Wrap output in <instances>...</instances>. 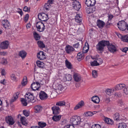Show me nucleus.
Segmentation results:
<instances>
[{
    "mask_svg": "<svg viewBox=\"0 0 128 128\" xmlns=\"http://www.w3.org/2000/svg\"><path fill=\"white\" fill-rule=\"evenodd\" d=\"M109 44V42L108 41L103 40L99 42L96 45L97 51L99 53H102L104 47L108 46Z\"/></svg>",
    "mask_w": 128,
    "mask_h": 128,
    "instance_id": "f257e3e1",
    "label": "nucleus"
},
{
    "mask_svg": "<svg viewBox=\"0 0 128 128\" xmlns=\"http://www.w3.org/2000/svg\"><path fill=\"white\" fill-rule=\"evenodd\" d=\"M70 123L74 126L80 124L81 121V119L79 116H76L72 117L70 119Z\"/></svg>",
    "mask_w": 128,
    "mask_h": 128,
    "instance_id": "f03ea898",
    "label": "nucleus"
},
{
    "mask_svg": "<svg viewBox=\"0 0 128 128\" xmlns=\"http://www.w3.org/2000/svg\"><path fill=\"white\" fill-rule=\"evenodd\" d=\"M118 28L121 30L124 31L127 28V23L124 20L120 21L117 24Z\"/></svg>",
    "mask_w": 128,
    "mask_h": 128,
    "instance_id": "7ed1b4c3",
    "label": "nucleus"
},
{
    "mask_svg": "<svg viewBox=\"0 0 128 128\" xmlns=\"http://www.w3.org/2000/svg\"><path fill=\"white\" fill-rule=\"evenodd\" d=\"M36 27L37 30L40 32L44 31L45 28L44 24L40 21L36 22Z\"/></svg>",
    "mask_w": 128,
    "mask_h": 128,
    "instance_id": "20e7f679",
    "label": "nucleus"
},
{
    "mask_svg": "<svg viewBox=\"0 0 128 128\" xmlns=\"http://www.w3.org/2000/svg\"><path fill=\"white\" fill-rule=\"evenodd\" d=\"M38 17L39 20L42 21L46 22L49 18L48 15L44 13L39 14L38 15Z\"/></svg>",
    "mask_w": 128,
    "mask_h": 128,
    "instance_id": "39448f33",
    "label": "nucleus"
},
{
    "mask_svg": "<svg viewBox=\"0 0 128 128\" xmlns=\"http://www.w3.org/2000/svg\"><path fill=\"white\" fill-rule=\"evenodd\" d=\"M25 98L27 102H34L33 101L34 100V97L33 96V93L30 92L26 93L25 95Z\"/></svg>",
    "mask_w": 128,
    "mask_h": 128,
    "instance_id": "423d86ee",
    "label": "nucleus"
},
{
    "mask_svg": "<svg viewBox=\"0 0 128 128\" xmlns=\"http://www.w3.org/2000/svg\"><path fill=\"white\" fill-rule=\"evenodd\" d=\"M40 83L37 82H33L31 86V88L34 90H38L40 88Z\"/></svg>",
    "mask_w": 128,
    "mask_h": 128,
    "instance_id": "0eeeda50",
    "label": "nucleus"
},
{
    "mask_svg": "<svg viewBox=\"0 0 128 128\" xmlns=\"http://www.w3.org/2000/svg\"><path fill=\"white\" fill-rule=\"evenodd\" d=\"M2 25L5 29H8L10 27V24L8 20H2Z\"/></svg>",
    "mask_w": 128,
    "mask_h": 128,
    "instance_id": "6e6552de",
    "label": "nucleus"
},
{
    "mask_svg": "<svg viewBox=\"0 0 128 128\" xmlns=\"http://www.w3.org/2000/svg\"><path fill=\"white\" fill-rule=\"evenodd\" d=\"M53 114L54 115L58 114L60 112V110L58 106H54L52 108Z\"/></svg>",
    "mask_w": 128,
    "mask_h": 128,
    "instance_id": "1a4fd4ad",
    "label": "nucleus"
},
{
    "mask_svg": "<svg viewBox=\"0 0 128 128\" xmlns=\"http://www.w3.org/2000/svg\"><path fill=\"white\" fill-rule=\"evenodd\" d=\"M40 98L42 100H45L48 98L47 94L44 91H41L39 94Z\"/></svg>",
    "mask_w": 128,
    "mask_h": 128,
    "instance_id": "9d476101",
    "label": "nucleus"
},
{
    "mask_svg": "<svg viewBox=\"0 0 128 128\" xmlns=\"http://www.w3.org/2000/svg\"><path fill=\"white\" fill-rule=\"evenodd\" d=\"M6 122L9 125H13L14 123L13 119L11 116H8L6 117Z\"/></svg>",
    "mask_w": 128,
    "mask_h": 128,
    "instance_id": "9b49d317",
    "label": "nucleus"
},
{
    "mask_svg": "<svg viewBox=\"0 0 128 128\" xmlns=\"http://www.w3.org/2000/svg\"><path fill=\"white\" fill-rule=\"evenodd\" d=\"M9 45V43L8 41L6 40L1 42L0 47L1 48L3 49H5L8 48Z\"/></svg>",
    "mask_w": 128,
    "mask_h": 128,
    "instance_id": "f8f14e48",
    "label": "nucleus"
},
{
    "mask_svg": "<svg viewBox=\"0 0 128 128\" xmlns=\"http://www.w3.org/2000/svg\"><path fill=\"white\" fill-rule=\"evenodd\" d=\"M65 51L68 54L72 52L74 50V48L72 46L69 45H67L65 48Z\"/></svg>",
    "mask_w": 128,
    "mask_h": 128,
    "instance_id": "ddd939ff",
    "label": "nucleus"
},
{
    "mask_svg": "<svg viewBox=\"0 0 128 128\" xmlns=\"http://www.w3.org/2000/svg\"><path fill=\"white\" fill-rule=\"evenodd\" d=\"M109 51L112 52H114L116 51V46L112 44H110L107 46Z\"/></svg>",
    "mask_w": 128,
    "mask_h": 128,
    "instance_id": "4468645a",
    "label": "nucleus"
},
{
    "mask_svg": "<svg viewBox=\"0 0 128 128\" xmlns=\"http://www.w3.org/2000/svg\"><path fill=\"white\" fill-rule=\"evenodd\" d=\"M38 58L40 60H44L46 58V56L43 51H40L37 54Z\"/></svg>",
    "mask_w": 128,
    "mask_h": 128,
    "instance_id": "2eb2a0df",
    "label": "nucleus"
},
{
    "mask_svg": "<svg viewBox=\"0 0 128 128\" xmlns=\"http://www.w3.org/2000/svg\"><path fill=\"white\" fill-rule=\"evenodd\" d=\"M95 0H86L85 4L87 6H92L96 4Z\"/></svg>",
    "mask_w": 128,
    "mask_h": 128,
    "instance_id": "dca6fc26",
    "label": "nucleus"
},
{
    "mask_svg": "<svg viewBox=\"0 0 128 128\" xmlns=\"http://www.w3.org/2000/svg\"><path fill=\"white\" fill-rule=\"evenodd\" d=\"M73 78L76 82H79L81 80V78L80 74L77 73H74L73 74Z\"/></svg>",
    "mask_w": 128,
    "mask_h": 128,
    "instance_id": "f3484780",
    "label": "nucleus"
},
{
    "mask_svg": "<svg viewBox=\"0 0 128 128\" xmlns=\"http://www.w3.org/2000/svg\"><path fill=\"white\" fill-rule=\"evenodd\" d=\"M104 120L105 123L109 125H112L114 124V121L106 117H104Z\"/></svg>",
    "mask_w": 128,
    "mask_h": 128,
    "instance_id": "a211bd4d",
    "label": "nucleus"
},
{
    "mask_svg": "<svg viewBox=\"0 0 128 128\" xmlns=\"http://www.w3.org/2000/svg\"><path fill=\"white\" fill-rule=\"evenodd\" d=\"M126 86L125 85L123 84H117L115 87V88L116 90H121L124 88Z\"/></svg>",
    "mask_w": 128,
    "mask_h": 128,
    "instance_id": "6ab92c4d",
    "label": "nucleus"
},
{
    "mask_svg": "<svg viewBox=\"0 0 128 128\" xmlns=\"http://www.w3.org/2000/svg\"><path fill=\"white\" fill-rule=\"evenodd\" d=\"M105 23L103 21L100 20H97V25L100 28H102L104 25Z\"/></svg>",
    "mask_w": 128,
    "mask_h": 128,
    "instance_id": "aec40b11",
    "label": "nucleus"
},
{
    "mask_svg": "<svg viewBox=\"0 0 128 128\" xmlns=\"http://www.w3.org/2000/svg\"><path fill=\"white\" fill-rule=\"evenodd\" d=\"M84 105V102L82 100L78 104L76 105L74 108V110H76L78 109L81 108Z\"/></svg>",
    "mask_w": 128,
    "mask_h": 128,
    "instance_id": "412c9836",
    "label": "nucleus"
},
{
    "mask_svg": "<svg viewBox=\"0 0 128 128\" xmlns=\"http://www.w3.org/2000/svg\"><path fill=\"white\" fill-rule=\"evenodd\" d=\"M42 109V108L40 105L36 106L34 107L35 112L36 113H38L40 112Z\"/></svg>",
    "mask_w": 128,
    "mask_h": 128,
    "instance_id": "4be33fe9",
    "label": "nucleus"
},
{
    "mask_svg": "<svg viewBox=\"0 0 128 128\" xmlns=\"http://www.w3.org/2000/svg\"><path fill=\"white\" fill-rule=\"evenodd\" d=\"M26 52L23 50L20 51L18 53L19 56H20L22 59L26 57Z\"/></svg>",
    "mask_w": 128,
    "mask_h": 128,
    "instance_id": "5701e85b",
    "label": "nucleus"
},
{
    "mask_svg": "<svg viewBox=\"0 0 128 128\" xmlns=\"http://www.w3.org/2000/svg\"><path fill=\"white\" fill-rule=\"evenodd\" d=\"M92 100L94 102L98 104L100 102V100L99 98L96 96H93L92 98Z\"/></svg>",
    "mask_w": 128,
    "mask_h": 128,
    "instance_id": "b1692460",
    "label": "nucleus"
},
{
    "mask_svg": "<svg viewBox=\"0 0 128 128\" xmlns=\"http://www.w3.org/2000/svg\"><path fill=\"white\" fill-rule=\"evenodd\" d=\"M20 92H18L14 95L13 97L12 98L10 101L11 103H12L16 100L18 98V96Z\"/></svg>",
    "mask_w": 128,
    "mask_h": 128,
    "instance_id": "393cba45",
    "label": "nucleus"
},
{
    "mask_svg": "<svg viewBox=\"0 0 128 128\" xmlns=\"http://www.w3.org/2000/svg\"><path fill=\"white\" fill-rule=\"evenodd\" d=\"M34 37L36 40H39L40 38V36L36 32H33Z\"/></svg>",
    "mask_w": 128,
    "mask_h": 128,
    "instance_id": "a878e982",
    "label": "nucleus"
},
{
    "mask_svg": "<svg viewBox=\"0 0 128 128\" xmlns=\"http://www.w3.org/2000/svg\"><path fill=\"white\" fill-rule=\"evenodd\" d=\"M65 102L64 101H61L58 102H56V105L60 106H65Z\"/></svg>",
    "mask_w": 128,
    "mask_h": 128,
    "instance_id": "bb28decb",
    "label": "nucleus"
},
{
    "mask_svg": "<svg viewBox=\"0 0 128 128\" xmlns=\"http://www.w3.org/2000/svg\"><path fill=\"white\" fill-rule=\"evenodd\" d=\"M27 83V79L26 77L24 76V77L21 83L22 85H20L19 86V87L20 86H24Z\"/></svg>",
    "mask_w": 128,
    "mask_h": 128,
    "instance_id": "cd10ccee",
    "label": "nucleus"
},
{
    "mask_svg": "<svg viewBox=\"0 0 128 128\" xmlns=\"http://www.w3.org/2000/svg\"><path fill=\"white\" fill-rule=\"evenodd\" d=\"M61 118V116L54 115L52 118L53 120L55 121H58L60 120Z\"/></svg>",
    "mask_w": 128,
    "mask_h": 128,
    "instance_id": "c85d7f7f",
    "label": "nucleus"
},
{
    "mask_svg": "<svg viewBox=\"0 0 128 128\" xmlns=\"http://www.w3.org/2000/svg\"><path fill=\"white\" fill-rule=\"evenodd\" d=\"M82 18L79 14L76 15L75 17L76 21L78 23H80L82 22Z\"/></svg>",
    "mask_w": 128,
    "mask_h": 128,
    "instance_id": "c756f323",
    "label": "nucleus"
},
{
    "mask_svg": "<svg viewBox=\"0 0 128 128\" xmlns=\"http://www.w3.org/2000/svg\"><path fill=\"white\" fill-rule=\"evenodd\" d=\"M114 90L113 89H107L106 91V92L107 95H108L109 96H111L113 92L114 91Z\"/></svg>",
    "mask_w": 128,
    "mask_h": 128,
    "instance_id": "7c9ffc66",
    "label": "nucleus"
},
{
    "mask_svg": "<svg viewBox=\"0 0 128 128\" xmlns=\"http://www.w3.org/2000/svg\"><path fill=\"white\" fill-rule=\"evenodd\" d=\"M20 119L22 124L26 126L27 124V123L26 122L25 117L24 116L22 117Z\"/></svg>",
    "mask_w": 128,
    "mask_h": 128,
    "instance_id": "2f4dec72",
    "label": "nucleus"
},
{
    "mask_svg": "<svg viewBox=\"0 0 128 128\" xmlns=\"http://www.w3.org/2000/svg\"><path fill=\"white\" fill-rule=\"evenodd\" d=\"M66 66L69 69H71L72 68V66L71 63L67 60H65Z\"/></svg>",
    "mask_w": 128,
    "mask_h": 128,
    "instance_id": "473e14b6",
    "label": "nucleus"
},
{
    "mask_svg": "<svg viewBox=\"0 0 128 128\" xmlns=\"http://www.w3.org/2000/svg\"><path fill=\"white\" fill-rule=\"evenodd\" d=\"M36 63L37 66L41 68H44V64L43 62H41L39 60H38L37 61Z\"/></svg>",
    "mask_w": 128,
    "mask_h": 128,
    "instance_id": "72a5a7b5",
    "label": "nucleus"
},
{
    "mask_svg": "<svg viewBox=\"0 0 128 128\" xmlns=\"http://www.w3.org/2000/svg\"><path fill=\"white\" fill-rule=\"evenodd\" d=\"M56 86V89H57L60 91L63 90L64 88V87L61 84H57Z\"/></svg>",
    "mask_w": 128,
    "mask_h": 128,
    "instance_id": "f704fd0d",
    "label": "nucleus"
},
{
    "mask_svg": "<svg viewBox=\"0 0 128 128\" xmlns=\"http://www.w3.org/2000/svg\"><path fill=\"white\" fill-rule=\"evenodd\" d=\"M81 6L80 4L78 2V4H74V8L77 10H78L80 8Z\"/></svg>",
    "mask_w": 128,
    "mask_h": 128,
    "instance_id": "c9c22d12",
    "label": "nucleus"
},
{
    "mask_svg": "<svg viewBox=\"0 0 128 128\" xmlns=\"http://www.w3.org/2000/svg\"><path fill=\"white\" fill-rule=\"evenodd\" d=\"M37 43L40 48H44L45 47V45L42 42L38 41L37 42Z\"/></svg>",
    "mask_w": 128,
    "mask_h": 128,
    "instance_id": "e433bc0d",
    "label": "nucleus"
},
{
    "mask_svg": "<svg viewBox=\"0 0 128 128\" xmlns=\"http://www.w3.org/2000/svg\"><path fill=\"white\" fill-rule=\"evenodd\" d=\"M77 58L78 59H82L84 58V54L82 52H80L78 53L77 56Z\"/></svg>",
    "mask_w": 128,
    "mask_h": 128,
    "instance_id": "4c0bfd02",
    "label": "nucleus"
},
{
    "mask_svg": "<svg viewBox=\"0 0 128 128\" xmlns=\"http://www.w3.org/2000/svg\"><path fill=\"white\" fill-rule=\"evenodd\" d=\"M90 6H87V7L86 8V12L88 14H90L91 13H92L93 12L92 10V8H90Z\"/></svg>",
    "mask_w": 128,
    "mask_h": 128,
    "instance_id": "58836bf2",
    "label": "nucleus"
},
{
    "mask_svg": "<svg viewBox=\"0 0 128 128\" xmlns=\"http://www.w3.org/2000/svg\"><path fill=\"white\" fill-rule=\"evenodd\" d=\"M92 74L93 77L94 78H96L98 76V74L96 70H93L92 72Z\"/></svg>",
    "mask_w": 128,
    "mask_h": 128,
    "instance_id": "ea45409f",
    "label": "nucleus"
},
{
    "mask_svg": "<svg viewBox=\"0 0 128 128\" xmlns=\"http://www.w3.org/2000/svg\"><path fill=\"white\" fill-rule=\"evenodd\" d=\"M93 115V114L91 112H85L84 116L86 117L92 116Z\"/></svg>",
    "mask_w": 128,
    "mask_h": 128,
    "instance_id": "a19ab883",
    "label": "nucleus"
},
{
    "mask_svg": "<svg viewBox=\"0 0 128 128\" xmlns=\"http://www.w3.org/2000/svg\"><path fill=\"white\" fill-rule=\"evenodd\" d=\"M38 124L39 126L41 128H43L46 126V123L43 122H39L38 123Z\"/></svg>",
    "mask_w": 128,
    "mask_h": 128,
    "instance_id": "79ce46f5",
    "label": "nucleus"
},
{
    "mask_svg": "<svg viewBox=\"0 0 128 128\" xmlns=\"http://www.w3.org/2000/svg\"><path fill=\"white\" fill-rule=\"evenodd\" d=\"M91 65L92 66H96L99 65V63H98L97 61L96 60H94L93 62H90Z\"/></svg>",
    "mask_w": 128,
    "mask_h": 128,
    "instance_id": "37998d69",
    "label": "nucleus"
},
{
    "mask_svg": "<svg viewBox=\"0 0 128 128\" xmlns=\"http://www.w3.org/2000/svg\"><path fill=\"white\" fill-rule=\"evenodd\" d=\"M21 101L22 104L24 106H26L27 104L26 102L27 100H26L25 98H21Z\"/></svg>",
    "mask_w": 128,
    "mask_h": 128,
    "instance_id": "c03bdc74",
    "label": "nucleus"
},
{
    "mask_svg": "<svg viewBox=\"0 0 128 128\" xmlns=\"http://www.w3.org/2000/svg\"><path fill=\"white\" fill-rule=\"evenodd\" d=\"M118 126V128H126V124L124 122L120 123Z\"/></svg>",
    "mask_w": 128,
    "mask_h": 128,
    "instance_id": "a18cd8bd",
    "label": "nucleus"
},
{
    "mask_svg": "<svg viewBox=\"0 0 128 128\" xmlns=\"http://www.w3.org/2000/svg\"><path fill=\"white\" fill-rule=\"evenodd\" d=\"M120 115L118 113V112L114 114V119L116 120H118L119 119Z\"/></svg>",
    "mask_w": 128,
    "mask_h": 128,
    "instance_id": "49530a36",
    "label": "nucleus"
},
{
    "mask_svg": "<svg viewBox=\"0 0 128 128\" xmlns=\"http://www.w3.org/2000/svg\"><path fill=\"white\" fill-rule=\"evenodd\" d=\"M89 47L86 46H84L83 48V52L86 53L87 52L88 50Z\"/></svg>",
    "mask_w": 128,
    "mask_h": 128,
    "instance_id": "de8ad7c7",
    "label": "nucleus"
},
{
    "mask_svg": "<svg viewBox=\"0 0 128 128\" xmlns=\"http://www.w3.org/2000/svg\"><path fill=\"white\" fill-rule=\"evenodd\" d=\"M122 41L127 42H128V35L124 36L123 37V39Z\"/></svg>",
    "mask_w": 128,
    "mask_h": 128,
    "instance_id": "09e8293b",
    "label": "nucleus"
},
{
    "mask_svg": "<svg viewBox=\"0 0 128 128\" xmlns=\"http://www.w3.org/2000/svg\"><path fill=\"white\" fill-rule=\"evenodd\" d=\"M114 96L116 98H120L122 96L121 93L120 92H116L114 94Z\"/></svg>",
    "mask_w": 128,
    "mask_h": 128,
    "instance_id": "8fccbe9b",
    "label": "nucleus"
},
{
    "mask_svg": "<svg viewBox=\"0 0 128 128\" xmlns=\"http://www.w3.org/2000/svg\"><path fill=\"white\" fill-rule=\"evenodd\" d=\"M66 78L67 81H69L71 80L72 79L71 75L70 74H68L66 76Z\"/></svg>",
    "mask_w": 128,
    "mask_h": 128,
    "instance_id": "3c124183",
    "label": "nucleus"
},
{
    "mask_svg": "<svg viewBox=\"0 0 128 128\" xmlns=\"http://www.w3.org/2000/svg\"><path fill=\"white\" fill-rule=\"evenodd\" d=\"M23 113L24 115L26 116H28L29 115V112L26 110H23Z\"/></svg>",
    "mask_w": 128,
    "mask_h": 128,
    "instance_id": "603ef678",
    "label": "nucleus"
},
{
    "mask_svg": "<svg viewBox=\"0 0 128 128\" xmlns=\"http://www.w3.org/2000/svg\"><path fill=\"white\" fill-rule=\"evenodd\" d=\"M10 77L12 80L16 81L17 80L16 77L14 74H12L10 75Z\"/></svg>",
    "mask_w": 128,
    "mask_h": 128,
    "instance_id": "864d4df0",
    "label": "nucleus"
},
{
    "mask_svg": "<svg viewBox=\"0 0 128 128\" xmlns=\"http://www.w3.org/2000/svg\"><path fill=\"white\" fill-rule=\"evenodd\" d=\"M64 128H74V126L72 124H67L64 126Z\"/></svg>",
    "mask_w": 128,
    "mask_h": 128,
    "instance_id": "5fc2aeb1",
    "label": "nucleus"
},
{
    "mask_svg": "<svg viewBox=\"0 0 128 128\" xmlns=\"http://www.w3.org/2000/svg\"><path fill=\"white\" fill-rule=\"evenodd\" d=\"M91 128H101V127L99 124H96L92 125Z\"/></svg>",
    "mask_w": 128,
    "mask_h": 128,
    "instance_id": "6e6d98bb",
    "label": "nucleus"
},
{
    "mask_svg": "<svg viewBox=\"0 0 128 128\" xmlns=\"http://www.w3.org/2000/svg\"><path fill=\"white\" fill-rule=\"evenodd\" d=\"M124 92L126 94H128V86L125 87L124 89Z\"/></svg>",
    "mask_w": 128,
    "mask_h": 128,
    "instance_id": "4d7b16f0",
    "label": "nucleus"
},
{
    "mask_svg": "<svg viewBox=\"0 0 128 128\" xmlns=\"http://www.w3.org/2000/svg\"><path fill=\"white\" fill-rule=\"evenodd\" d=\"M23 10L25 12H30V8L26 6L24 7L23 8Z\"/></svg>",
    "mask_w": 128,
    "mask_h": 128,
    "instance_id": "13d9d810",
    "label": "nucleus"
},
{
    "mask_svg": "<svg viewBox=\"0 0 128 128\" xmlns=\"http://www.w3.org/2000/svg\"><path fill=\"white\" fill-rule=\"evenodd\" d=\"M51 5L50 4L47 3L46 4L44 5V7L46 10H48L49 8L51 6Z\"/></svg>",
    "mask_w": 128,
    "mask_h": 128,
    "instance_id": "bf43d9fd",
    "label": "nucleus"
},
{
    "mask_svg": "<svg viewBox=\"0 0 128 128\" xmlns=\"http://www.w3.org/2000/svg\"><path fill=\"white\" fill-rule=\"evenodd\" d=\"M29 18V14H26L24 18V20L26 22L28 19Z\"/></svg>",
    "mask_w": 128,
    "mask_h": 128,
    "instance_id": "052dcab7",
    "label": "nucleus"
},
{
    "mask_svg": "<svg viewBox=\"0 0 128 128\" xmlns=\"http://www.w3.org/2000/svg\"><path fill=\"white\" fill-rule=\"evenodd\" d=\"M108 20H111L114 17V16L113 15L110 14H108Z\"/></svg>",
    "mask_w": 128,
    "mask_h": 128,
    "instance_id": "680f3d73",
    "label": "nucleus"
},
{
    "mask_svg": "<svg viewBox=\"0 0 128 128\" xmlns=\"http://www.w3.org/2000/svg\"><path fill=\"white\" fill-rule=\"evenodd\" d=\"M7 54V52H6L0 51V55L5 56Z\"/></svg>",
    "mask_w": 128,
    "mask_h": 128,
    "instance_id": "e2e57ef3",
    "label": "nucleus"
},
{
    "mask_svg": "<svg viewBox=\"0 0 128 128\" xmlns=\"http://www.w3.org/2000/svg\"><path fill=\"white\" fill-rule=\"evenodd\" d=\"M117 35L118 36V37L119 38H120L122 40V39H123V37H124V36H122L121 35V34L119 33H118L117 34Z\"/></svg>",
    "mask_w": 128,
    "mask_h": 128,
    "instance_id": "0e129e2a",
    "label": "nucleus"
},
{
    "mask_svg": "<svg viewBox=\"0 0 128 128\" xmlns=\"http://www.w3.org/2000/svg\"><path fill=\"white\" fill-rule=\"evenodd\" d=\"M1 74L2 76H4L6 74V72L4 69H2Z\"/></svg>",
    "mask_w": 128,
    "mask_h": 128,
    "instance_id": "69168bd1",
    "label": "nucleus"
},
{
    "mask_svg": "<svg viewBox=\"0 0 128 128\" xmlns=\"http://www.w3.org/2000/svg\"><path fill=\"white\" fill-rule=\"evenodd\" d=\"M127 50H128V48L125 47L123 48L122 50V52L126 53Z\"/></svg>",
    "mask_w": 128,
    "mask_h": 128,
    "instance_id": "338daca9",
    "label": "nucleus"
},
{
    "mask_svg": "<svg viewBox=\"0 0 128 128\" xmlns=\"http://www.w3.org/2000/svg\"><path fill=\"white\" fill-rule=\"evenodd\" d=\"M79 43L78 42L77 43H76L75 44H74L73 45V46L75 48H78V46H79Z\"/></svg>",
    "mask_w": 128,
    "mask_h": 128,
    "instance_id": "774afa93",
    "label": "nucleus"
}]
</instances>
